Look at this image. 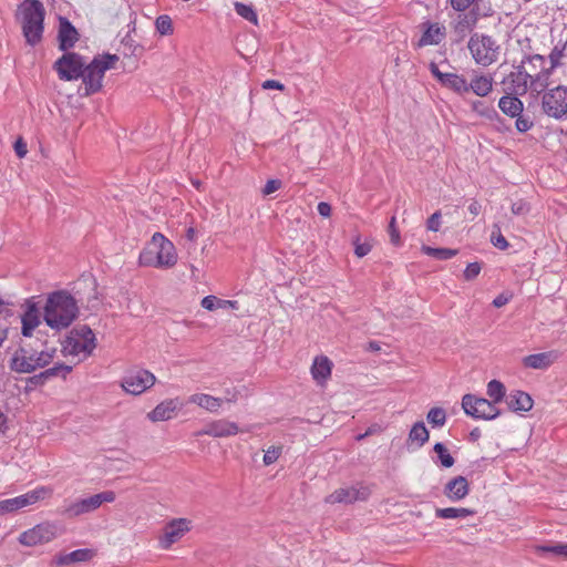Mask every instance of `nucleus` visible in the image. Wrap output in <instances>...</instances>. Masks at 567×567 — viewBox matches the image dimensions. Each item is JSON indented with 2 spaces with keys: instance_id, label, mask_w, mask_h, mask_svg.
Wrapping results in <instances>:
<instances>
[{
  "instance_id": "nucleus-1",
  "label": "nucleus",
  "mask_w": 567,
  "mask_h": 567,
  "mask_svg": "<svg viewBox=\"0 0 567 567\" xmlns=\"http://www.w3.org/2000/svg\"><path fill=\"white\" fill-rule=\"evenodd\" d=\"M79 315L75 298L66 290L50 293L43 308V319L53 330H63L72 324Z\"/></svg>"
},
{
  "instance_id": "nucleus-2",
  "label": "nucleus",
  "mask_w": 567,
  "mask_h": 567,
  "mask_svg": "<svg viewBox=\"0 0 567 567\" xmlns=\"http://www.w3.org/2000/svg\"><path fill=\"white\" fill-rule=\"evenodd\" d=\"M45 9L40 0H23L18 19L27 44L38 45L43 39Z\"/></svg>"
},
{
  "instance_id": "nucleus-3",
  "label": "nucleus",
  "mask_w": 567,
  "mask_h": 567,
  "mask_svg": "<svg viewBox=\"0 0 567 567\" xmlns=\"http://www.w3.org/2000/svg\"><path fill=\"white\" fill-rule=\"evenodd\" d=\"M117 61L116 54L105 53L95 56L89 64L85 63L81 78L84 84V96L101 91L105 72L113 69Z\"/></svg>"
},
{
  "instance_id": "nucleus-4",
  "label": "nucleus",
  "mask_w": 567,
  "mask_h": 567,
  "mask_svg": "<svg viewBox=\"0 0 567 567\" xmlns=\"http://www.w3.org/2000/svg\"><path fill=\"white\" fill-rule=\"evenodd\" d=\"M151 245L155 249V258L153 251L145 250L140 256V262L143 266H152L155 268H172L177 262L176 249L171 240L163 234L155 233L152 237Z\"/></svg>"
},
{
  "instance_id": "nucleus-5",
  "label": "nucleus",
  "mask_w": 567,
  "mask_h": 567,
  "mask_svg": "<svg viewBox=\"0 0 567 567\" xmlns=\"http://www.w3.org/2000/svg\"><path fill=\"white\" fill-rule=\"evenodd\" d=\"M54 350L30 353L21 348L10 360V369L18 373H32L37 369L49 365L54 358Z\"/></svg>"
},
{
  "instance_id": "nucleus-6",
  "label": "nucleus",
  "mask_w": 567,
  "mask_h": 567,
  "mask_svg": "<svg viewBox=\"0 0 567 567\" xmlns=\"http://www.w3.org/2000/svg\"><path fill=\"white\" fill-rule=\"evenodd\" d=\"M113 491H104L86 498H79L70 503H65L60 509V514L72 519L96 511L103 503H112L115 501Z\"/></svg>"
},
{
  "instance_id": "nucleus-7",
  "label": "nucleus",
  "mask_w": 567,
  "mask_h": 567,
  "mask_svg": "<svg viewBox=\"0 0 567 567\" xmlns=\"http://www.w3.org/2000/svg\"><path fill=\"white\" fill-rule=\"evenodd\" d=\"M95 334L87 326H79L72 329L63 343L65 354L89 357L95 349Z\"/></svg>"
},
{
  "instance_id": "nucleus-8",
  "label": "nucleus",
  "mask_w": 567,
  "mask_h": 567,
  "mask_svg": "<svg viewBox=\"0 0 567 567\" xmlns=\"http://www.w3.org/2000/svg\"><path fill=\"white\" fill-rule=\"evenodd\" d=\"M467 47L477 64L488 66L497 60L499 47L489 35L474 33Z\"/></svg>"
},
{
  "instance_id": "nucleus-9",
  "label": "nucleus",
  "mask_w": 567,
  "mask_h": 567,
  "mask_svg": "<svg viewBox=\"0 0 567 567\" xmlns=\"http://www.w3.org/2000/svg\"><path fill=\"white\" fill-rule=\"evenodd\" d=\"M85 59L74 52H65L54 62L53 69L56 71L60 80L74 81L82 78Z\"/></svg>"
},
{
  "instance_id": "nucleus-10",
  "label": "nucleus",
  "mask_w": 567,
  "mask_h": 567,
  "mask_svg": "<svg viewBox=\"0 0 567 567\" xmlns=\"http://www.w3.org/2000/svg\"><path fill=\"white\" fill-rule=\"evenodd\" d=\"M462 408L467 415L474 419L493 420L499 414V410L493 402L472 394L463 396Z\"/></svg>"
},
{
  "instance_id": "nucleus-11",
  "label": "nucleus",
  "mask_w": 567,
  "mask_h": 567,
  "mask_svg": "<svg viewBox=\"0 0 567 567\" xmlns=\"http://www.w3.org/2000/svg\"><path fill=\"white\" fill-rule=\"evenodd\" d=\"M543 111L548 116L561 118L567 114V87L557 86L543 95Z\"/></svg>"
},
{
  "instance_id": "nucleus-12",
  "label": "nucleus",
  "mask_w": 567,
  "mask_h": 567,
  "mask_svg": "<svg viewBox=\"0 0 567 567\" xmlns=\"http://www.w3.org/2000/svg\"><path fill=\"white\" fill-rule=\"evenodd\" d=\"M58 536V526L54 523L44 522L30 528L19 536V543L23 546H37L47 544Z\"/></svg>"
},
{
  "instance_id": "nucleus-13",
  "label": "nucleus",
  "mask_w": 567,
  "mask_h": 567,
  "mask_svg": "<svg viewBox=\"0 0 567 567\" xmlns=\"http://www.w3.org/2000/svg\"><path fill=\"white\" fill-rule=\"evenodd\" d=\"M155 375L148 370L138 369L127 372L123 378L121 385L130 394L138 395L154 385Z\"/></svg>"
},
{
  "instance_id": "nucleus-14",
  "label": "nucleus",
  "mask_w": 567,
  "mask_h": 567,
  "mask_svg": "<svg viewBox=\"0 0 567 567\" xmlns=\"http://www.w3.org/2000/svg\"><path fill=\"white\" fill-rule=\"evenodd\" d=\"M432 75L437 82L445 89L453 91L457 95L464 96L467 94L468 81L463 74L454 72H442L437 64L434 62L430 63L429 66Z\"/></svg>"
},
{
  "instance_id": "nucleus-15",
  "label": "nucleus",
  "mask_w": 567,
  "mask_h": 567,
  "mask_svg": "<svg viewBox=\"0 0 567 567\" xmlns=\"http://www.w3.org/2000/svg\"><path fill=\"white\" fill-rule=\"evenodd\" d=\"M189 525L190 522L186 518H174L168 522L164 527L163 535L158 539L161 548H171L173 544L177 543L190 529Z\"/></svg>"
},
{
  "instance_id": "nucleus-16",
  "label": "nucleus",
  "mask_w": 567,
  "mask_h": 567,
  "mask_svg": "<svg viewBox=\"0 0 567 567\" xmlns=\"http://www.w3.org/2000/svg\"><path fill=\"white\" fill-rule=\"evenodd\" d=\"M370 491L364 486L340 487L326 497L328 504H352L357 501H365Z\"/></svg>"
},
{
  "instance_id": "nucleus-17",
  "label": "nucleus",
  "mask_w": 567,
  "mask_h": 567,
  "mask_svg": "<svg viewBox=\"0 0 567 567\" xmlns=\"http://www.w3.org/2000/svg\"><path fill=\"white\" fill-rule=\"evenodd\" d=\"M532 73L525 66V61H522L515 71L511 72L503 81L507 91L515 95H524L528 91V83Z\"/></svg>"
},
{
  "instance_id": "nucleus-18",
  "label": "nucleus",
  "mask_w": 567,
  "mask_h": 567,
  "mask_svg": "<svg viewBox=\"0 0 567 567\" xmlns=\"http://www.w3.org/2000/svg\"><path fill=\"white\" fill-rule=\"evenodd\" d=\"M239 432V427L235 422H230L226 419H220L208 423L197 435H208L213 437H228L236 435Z\"/></svg>"
},
{
  "instance_id": "nucleus-19",
  "label": "nucleus",
  "mask_w": 567,
  "mask_h": 567,
  "mask_svg": "<svg viewBox=\"0 0 567 567\" xmlns=\"http://www.w3.org/2000/svg\"><path fill=\"white\" fill-rule=\"evenodd\" d=\"M58 40L61 51H68L73 48L79 40L78 30L66 18H60Z\"/></svg>"
},
{
  "instance_id": "nucleus-20",
  "label": "nucleus",
  "mask_w": 567,
  "mask_h": 567,
  "mask_svg": "<svg viewBox=\"0 0 567 567\" xmlns=\"http://www.w3.org/2000/svg\"><path fill=\"white\" fill-rule=\"evenodd\" d=\"M493 90V78L488 74L473 72L467 85V93L473 92L475 95L485 97Z\"/></svg>"
},
{
  "instance_id": "nucleus-21",
  "label": "nucleus",
  "mask_w": 567,
  "mask_h": 567,
  "mask_svg": "<svg viewBox=\"0 0 567 567\" xmlns=\"http://www.w3.org/2000/svg\"><path fill=\"white\" fill-rule=\"evenodd\" d=\"M559 358V353L555 350L529 354L523 359L526 368L544 370L549 368Z\"/></svg>"
},
{
  "instance_id": "nucleus-22",
  "label": "nucleus",
  "mask_w": 567,
  "mask_h": 567,
  "mask_svg": "<svg viewBox=\"0 0 567 567\" xmlns=\"http://www.w3.org/2000/svg\"><path fill=\"white\" fill-rule=\"evenodd\" d=\"M470 492L468 482L464 476H456L447 482L444 495L452 502L463 499Z\"/></svg>"
},
{
  "instance_id": "nucleus-23",
  "label": "nucleus",
  "mask_w": 567,
  "mask_h": 567,
  "mask_svg": "<svg viewBox=\"0 0 567 567\" xmlns=\"http://www.w3.org/2000/svg\"><path fill=\"white\" fill-rule=\"evenodd\" d=\"M22 334L31 337L34 329L41 323L40 311L37 305L30 300L27 301V309L21 318Z\"/></svg>"
},
{
  "instance_id": "nucleus-24",
  "label": "nucleus",
  "mask_w": 567,
  "mask_h": 567,
  "mask_svg": "<svg viewBox=\"0 0 567 567\" xmlns=\"http://www.w3.org/2000/svg\"><path fill=\"white\" fill-rule=\"evenodd\" d=\"M509 410L515 412H527L532 410L534 401L532 396L523 391H513L506 399Z\"/></svg>"
},
{
  "instance_id": "nucleus-25",
  "label": "nucleus",
  "mask_w": 567,
  "mask_h": 567,
  "mask_svg": "<svg viewBox=\"0 0 567 567\" xmlns=\"http://www.w3.org/2000/svg\"><path fill=\"white\" fill-rule=\"evenodd\" d=\"M445 38V28L439 23L429 24L417 41V47L436 45Z\"/></svg>"
},
{
  "instance_id": "nucleus-26",
  "label": "nucleus",
  "mask_w": 567,
  "mask_h": 567,
  "mask_svg": "<svg viewBox=\"0 0 567 567\" xmlns=\"http://www.w3.org/2000/svg\"><path fill=\"white\" fill-rule=\"evenodd\" d=\"M498 107L504 114L511 117H516L522 114L524 104L517 95L509 93L499 99Z\"/></svg>"
},
{
  "instance_id": "nucleus-27",
  "label": "nucleus",
  "mask_w": 567,
  "mask_h": 567,
  "mask_svg": "<svg viewBox=\"0 0 567 567\" xmlns=\"http://www.w3.org/2000/svg\"><path fill=\"white\" fill-rule=\"evenodd\" d=\"M187 402L197 404L206 411L215 413L220 409L224 400L205 393H195L188 398Z\"/></svg>"
},
{
  "instance_id": "nucleus-28",
  "label": "nucleus",
  "mask_w": 567,
  "mask_h": 567,
  "mask_svg": "<svg viewBox=\"0 0 567 567\" xmlns=\"http://www.w3.org/2000/svg\"><path fill=\"white\" fill-rule=\"evenodd\" d=\"M176 410L177 404L174 400L163 401L157 404L147 416L153 422L167 421L174 416Z\"/></svg>"
},
{
  "instance_id": "nucleus-29",
  "label": "nucleus",
  "mask_w": 567,
  "mask_h": 567,
  "mask_svg": "<svg viewBox=\"0 0 567 567\" xmlns=\"http://www.w3.org/2000/svg\"><path fill=\"white\" fill-rule=\"evenodd\" d=\"M332 362L327 357H317L311 367L312 378L322 384L331 374Z\"/></svg>"
},
{
  "instance_id": "nucleus-30",
  "label": "nucleus",
  "mask_w": 567,
  "mask_h": 567,
  "mask_svg": "<svg viewBox=\"0 0 567 567\" xmlns=\"http://www.w3.org/2000/svg\"><path fill=\"white\" fill-rule=\"evenodd\" d=\"M95 556V551L93 549L83 548L76 549L69 554L61 555L56 559V564L61 566L71 565L74 563H83L89 561Z\"/></svg>"
},
{
  "instance_id": "nucleus-31",
  "label": "nucleus",
  "mask_w": 567,
  "mask_h": 567,
  "mask_svg": "<svg viewBox=\"0 0 567 567\" xmlns=\"http://www.w3.org/2000/svg\"><path fill=\"white\" fill-rule=\"evenodd\" d=\"M475 514L474 509L470 508H456V507H446V508H436L435 516L442 519H455V518H465L467 516H473Z\"/></svg>"
},
{
  "instance_id": "nucleus-32",
  "label": "nucleus",
  "mask_w": 567,
  "mask_h": 567,
  "mask_svg": "<svg viewBox=\"0 0 567 567\" xmlns=\"http://www.w3.org/2000/svg\"><path fill=\"white\" fill-rule=\"evenodd\" d=\"M53 488L50 486H38L34 489L23 494L27 506L33 505L40 501L51 497Z\"/></svg>"
},
{
  "instance_id": "nucleus-33",
  "label": "nucleus",
  "mask_w": 567,
  "mask_h": 567,
  "mask_svg": "<svg viewBox=\"0 0 567 567\" xmlns=\"http://www.w3.org/2000/svg\"><path fill=\"white\" fill-rule=\"evenodd\" d=\"M476 24V18L468 14H461L454 24V32L463 39Z\"/></svg>"
},
{
  "instance_id": "nucleus-34",
  "label": "nucleus",
  "mask_w": 567,
  "mask_h": 567,
  "mask_svg": "<svg viewBox=\"0 0 567 567\" xmlns=\"http://www.w3.org/2000/svg\"><path fill=\"white\" fill-rule=\"evenodd\" d=\"M430 439L429 431L423 421L416 422L409 433V440L416 442L417 446H423Z\"/></svg>"
},
{
  "instance_id": "nucleus-35",
  "label": "nucleus",
  "mask_w": 567,
  "mask_h": 567,
  "mask_svg": "<svg viewBox=\"0 0 567 567\" xmlns=\"http://www.w3.org/2000/svg\"><path fill=\"white\" fill-rule=\"evenodd\" d=\"M550 72L551 70L548 69V71L532 73V76L529 78L528 89L536 93L543 92L545 87L548 85Z\"/></svg>"
},
{
  "instance_id": "nucleus-36",
  "label": "nucleus",
  "mask_w": 567,
  "mask_h": 567,
  "mask_svg": "<svg viewBox=\"0 0 567 567\" xmlns=\"http://www.w3.org/2000/svg\"><path fill=\"white\" fill-rule=\"evenodd\" d=\"M471 109L473 112L483 116L489 121H494L499 118L497 111L492 105H486L484 102L480 100H474L470 102Z\"/></svg>"
},
{
  "instance_id": "nucleus-37",
  "label": "nucleus",
  "mask_w": 567,
  "mask_h": 567,
  "mask_svg": "<svg viewBox=\"0 0 567 567\" xmlns=\"http://www.w3.org/2000/svg\"><path fill=\"white\" fill-rule=\"evenodd\" d=\"M567 50V40L560 38V40L554 45L551 52L549 53L550 61V70H554L561 65V59L566 55L565 51Z\"/></svg>"
},
{
  "instance_id": "nucleus-38",
  "label": "nucleus",
  "mask_w": 567,
  "mask_h": 567,
  "mask_svg": "<svg viewBox=\"0 0 567 567\" xmlns=\"http://www.w3.org/2000/svg\"><path fill=\"white\" fill-rule=\"evenodd\" d=\"M422 251L431 257H434L439 260H447L456 256L457 250L451 248H433L430 246H422Z\"/></svg>"
},
{
  "instance_id": "nucleus-39",
  "label": "nucleus",
  "mask_w": 567,
  "mask_h": 567,
  "mask_svg": "<svg viewBox=\"0 0 567 567\" xmlns=\"http://www.w3.org/2000/svg\"><path fill=\"white\" fill-rule=\"evenodd\" d=\"M487 395L492 399L494 404L501 402L505 395V386L497 380H492L487 384Z\"/></svg>"
},
{
  "instance_id": "nucleus-40",
  "label": "nucleus",
  "mask_w": 567,
  "mask_h": 567,
  "mask_svg": "<svg viewBox=\"0 0 567 567\" xmlns=\"http://www.w3.org/2000/svg\"><path fill=\"white\" fill-rule=\"evenodd\" d=\"M234 7H235V11L238 16H240L245 20L254 23L255 25L258 24L257 13L251 6H248V4H245L241 2H235Z\"/></svg>"
},
{
  "instance_id": "nucleus-41",
  "label": "nucleus",
  "mask_w": 567,
  "mask_h": 567,
  "mask_svg": "<svg viewBox=\"0 0 567 567\" xmlns=\"http://www.w3.org/2000/svg\"><path fill=\"white\" fill-rule=\"evenodd\" d=\"M525 61V66L530 73L548 71L545 68V58L540 54H535L527 56Z\"/></svg>"
},
{
  "instance_id": "nucleus-42",
  "label": "nucleus",
  "mask_w": 567,
  "mask_h": 567,
  "mask_svg": "<svg viewBox=\"0 0 567 567\" xmlns=\"http://www.w3.org/2000/svg\"><path fill=\"white\" fill-rule=\"evenodd\" d=\"M427 422L432 424V426H443L446 422V413L442 408H432L427 415Z\"/></svg>"
},
{
  "instance_id": "nucleus-43",
  "label": "nucleus",
  "mask_w": 567,
  "mask_h": 567,
  "mask_svg": "<svg viewBox=\"0 0 567 567\" xmlns=\"http://www.w3.org/2000/svg\"><path fill=\"white\" fill-rule=\"evenodd\" d=\"M433 450L437 454L442 466L451 467L454 465L455 461L443 443H436Z\"/></svg>"
},
{
  "instance_id": "nucleus-44",
  "label": "nucleus",
  "mask_w": 567,
  "mask_h": 567,
  "mask_svg": "<svg viewBox=\"0 0 567 567\" xmlns=\"http://www.w3.org/2000/svg\"><path fill=\"white\" fill-rule=\"evenodd\" d=\"M72 371L71 365H66L64 363H58L54 367L44 370V374L47 380L61 375L63 379Z\"/></svg>"
},
{
  "instance_id": "nucleus-45",
  "label": "nucleus",
  "mask_w": 567,
  "mask_h": 567,
  "mask_svg": "<svg viewBox=\"0 0 567 567\" xmlns=\"http://www.w3.org/2000/svg\"><path fill=\"white\" fill-rule=\"evenodd\" d=\"M202 307L206 310L214 311L217 309H225V300L215 296H206L202 299Z\"/></svg>"
},
{
  "instance_id": "nucleus-46",
  "label": "nucleus",
  "mask_w": 567,
  "mask_h": 567,
  "mask_svg": "<svg viewBox=\"0 0 567 567\" xmlns=\"http://www.w3.org/2000/svg\"><path fill=\"white\" fill-rule=\"evenodd\" d=\"M155 25H156V30L162 35H168L173 32L172 19L166 14L159 16L156 19Z\"/></svg>"
},
{
  "instance_id": "nucleus-47",
  "label": "nucleus",
  "mask_w": 567,
  "mask_h": 567,
  "mask_svg": "<svg viewBox=\"0 0 567 567\" xmlns=\"http://www.w3.org/2000/svg\"><path fill=\"white\" fill-rule=\"evenodd\" d=\"M539 550L545 553H551L557 556L567 557V543L566 544H556L553 546H542Z\"/></svg>"
},
{
  "instance_id": "nucleus-48",
  "label": "nucleus",
  "mask_w": 567,
  "mask_h": 567,
  "mask_svg": "<svg viewBox=\"0 0 567 567\" xmlns=\"http://www.w3.org/2000/svg\"><path fill=\"white\" fill-rule=\"evenodd\" d=\"M516 122H515V126H516V130L520 133H525L527 131H529L534 123L533 121L530 120V117L528 116H524V115H518L516 116Z\"/></svg>"
},
{
  "instance_id": "nucleus-49",
  "label": "nucleus",
  "mask_w": 567,
  "mask_h": 567,
  "mask_svg": "<svg viewBox=\"0 0 567 567\" xmlns=\"http://www.w3.org/2000/svg\"><path fill=\"white\" fill-rule=\"evenodd\" d=\"M390 240L393 245L399 246L401 244L400 231L395 225V217H392L388 227Z\"/></svg>"
},
{
  "instance_id": "nucleus-50",
  "label": "nucleus",
  "mask_w": 567,
  "mask_h": 567,
  "mask_svg": "<svg viewBox=\"0 0 567 567\" xmlns=\"http://www.w3.org/2000/svg\"><path fill=\"white\" fill-rule=\"evenodd\" d=\"M482 266L480 262H471L467 265L466 269L464 270V278L466 280H473L475 279L480 272H481Z\"/></svg>"
},
{
  "instance_id": "nucleus-51",
  "label": "nucleus",
  "mask_w": 567,
  "mask_h": 567,
  "mask_svg": "<svg viewBox=\"0 0 567 567\" xmlns=\"http://www.w3.org/2000/svg\"><path fill=\"white\" fill-rule=\"evenodd\" d=\"M280 454H281V447L272 446V447L268 449L264 455L265 465L274 464L278 460Z\"/></svg>"
},
{
  "instance_id": "nucleus-52",
  "label": "nucleus",
  "mask_w": 567,
  "mask_h": 567,
  "mask_svg": "<svg viewBox=\"0 0 567 567\" xmlns=\"http://www.w3.org/2000/svg\"><path fill=\"white\" fill-rule=\"evenodd\" d=\"M491 241L492 244L498 248V249H506L508 247V243L507 240L505 239V237L501 234L499 230L497 231H493L492 235H491Z\"/></svg>"
},
{
  "instance_id": "nucleus-53",
  "label": "nucleus",
  "mask_w": 567,
  "mask_h": 567,
  "mask_svg": "<svg viewBox=\"0 0 567 567\" xmlns=\"http://www.w3.org/2000/svg\"><path fill=\"white\" fill-rule=\"evenodd\" d=\"M282 186V183L281 181L279 179H269L265 187L262 188L261 193L264 196H268L275 192H277L278 189H280Z\"/></svg>"
},
{
  "instance_id": "nucleus-54",
  "label": "nucleus",
  "mask_w": 567,
  "mask_h": 567,
  "mask_svg": "<svg viewBox=\"0 0 567 567\" xmlns=\"http://www.w3.org/2000/svg\"><path fill=\"white\" fill-rule=\"evenodd\" d=\"M511 209L514 215H526L529 212V205L527 202L520 199L513 203Z\"/></svg>"
},
{
  "instance_id": "nucleus-55",
  "label": "nucleus",
  "mask_w": 567,
  "mask_h": 567,
  "mask_svg": "<svg viewBox=\"0 0 567 567\" xmlns=\"http://www.w3.org/2000/svg\"><path fill=\"white\" fill-rule=\"evenodd\" d=\"M440 219H441L440 212H435L434 214H432L430 216V218L427 219V224H426L427 229L431 231H439L440 226H441Z\"/></svg>"
},
{
  "instance_id": "nucleus-56",
  "label": "nucleus",
  "mask_w": 567,
  "mask_h": 567,
  "mask_svg": "<svg viewBox=\"0 0 567 567\" xmlns=\"http://www.w3.org/2000/svg\"><path fill=\"white\" fill-rule=\"evenodd\" d=\"M476 0H450L451 7L456 11H465L468 9Z\"/></svg>"
},
{
  "instance_id": "nucleus-57",
  "label": "nucleus",
  "mask_w": 567,
  "mask_h": 567,
  "mask_svg": "<svg viewBox=\"0 0 567 567\" xmlns=\"http://www.w3.org/2000/svg\"><path fill=\"white\" fill-rule=\"evenodd\" d=\"M354 254L359 257V258H362L364 256H367L370 251H371V248L372 246L369 244V243H355L354 244Z\"/></svg>"
},
{
  "instance_id": "nucleus-58",
  "label": "nucleus",
  "mask_w": 567,
  "mask_h": 567,
  "mask_svg": "<svg viewBox=\"0 0 567 567\" xmlns=\"http://www.w3.org/2000/svg\"><path fill=\"white\" fill-rule=\"evenodd\" d=\"M14 151L19 158L24 157L28 153L27 143L22 138H18L14 143Z\"/></svg>"
},
{
  "instance_id": "nucleus-59",
  "label": "nucleus",
  "mask_w": 567,
  "mask_h": 567,
  "mask_svg": "<svg viewBox=\"0 0 567 567\" xmlns=\"http://www.w3.org/2000/svg\"><path fill=\"white\" fill-rule=\"evenodd\" d=\"M262 89L265 90H279L282 91L285 89V85L276 80H267L262 83Z\"/></svg>"
},
{
  "instance_id": "nucleus-60",
  "label": "nucleus",
  "mask_w": 567,
  "mask_h": 567,
  "mask_svg": "<svg viewBox=\"0 0 567 567\" xmlns=\"http://www.w3.org/2000/svg\"><path fill=\"white\" fill-rule=\"evenodd\" d=\"M317 210L322 217H329L331 215V206L326 202H320L317 206Z\"/></svg>"
},
{
  "instance_id": "nucleus-61",
  "label": "nucleus",
  "mask_w": 567,
  "mask_h": 567,
  "mask_svg": "<svg viewBox=\"0 0 567 567\" xmlns=\"http://www.w3.org/2000/svg\"><path fill=\"white\" fill-rule=\"evenodd\" d=\"M14 506H13V502H12V498H8V499H4V501H1L0 502V514L2 513H9V512H14Z\"/></svg>"
},
{
  "instance_id": "nucleus-62",
  "label": "nucleus",
  "mask_w": 567,
  "mask_h": 567,
  "mask_svg": "<svg viewBox=\"0 0 567 567\" xmlns=\"http://www.w3.org/2000/svg\"><path fill=\"white\" fill-rule=\"evenodd\" d=\"M28 381L34 385H43L48 380L45 378L44 372L42 371L39 374L29 378Z\"/></svg>"
},
{
  "instance_id": "nucleus-63",
  "label": "nucleus",
  "mask_w": 567,
  "mask_h": 567,
  "mask_svg": "<svg viewBox=\"0 0 567 567\" xmlns=\"http://www.w3.org/2000/svg\"><path fill=\"white\" fill-rule=\"evenodd\" d=\"M225 399H223L226 402H236L238 399L239 391L237 389L226 390L225 391Z\"/></svg>"
},
{
  "instance_id": "nucleus-64",
  "label": "nucleus",
  "mask_w": 567,
  "mask_h": 567,
  "mask_svg": "<svg viewBox=\"0 0 567 567\" xmlns=\"http://www.w3.org/2000/svg\"><path fill=\"white\" fill-rule=\"evenodd\" d=\"M509 301V297H507L506 295L504 293H501L498 295L494 300H493V306L495 308H501L503 306H505L507 302Z\"/></svg>"
}]
</instances>
